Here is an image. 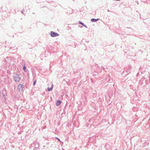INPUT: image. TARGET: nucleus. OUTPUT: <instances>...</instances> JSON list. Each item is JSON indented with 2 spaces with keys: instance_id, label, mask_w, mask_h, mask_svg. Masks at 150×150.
I'll use <instances>...</instances> for the list:
<instances>
[{
  "instance_id": "f8f14e48",
  "label": "nucleus",
  "mask_w": 150,
  "mask_h": 150,
  "mask_svg": "<svg viewBox=\"0 0 150 150\" xmlns=\"http://www.w3.org/2000/svg\"><path fill=\"white\" fill-rule=\"evenodd\" d=\"M23 70H24V71L25 72H26L28 71V70L26 69V67L25 65H24V66H23Z\"/></svg>"
},
{
  "instance_id": "393cba45",
  "label": "nucleus",
  "mask_w": 150,
  "mask_h": 150,
  "mask_svg": "<svg viewBox=\"0 0 150 150\" xmlns=\"http://www.w3.org/2000/svg\"><path fill=\"white\" fill-rule=\"evenodd\" d=\"M62 150H64V149H62Z\"/></svg>"
},
{
  "instance_id": "20e7f679",
  "label": "nucleus",
  "mask_w": 150,
  "mask_h": 150,
  "mask_svg": "<svg viewBox=\"0 0 150 150\" xmlns=\"http://www.w3.org/2000/svg\"><path fill=\"white\" fill-rule=\"evenodd\" d=\"M24 86L22 84H19L18 86V88L19 91H22L23 88Z\"/></svg>"
},
{
  "instance_id": "f257e3e1",
  "label": "nucleus",
  "mask_w": 150,
  "mask_h": 150,
  "mask_svg": "<svg viewBox=\"0 0 150 150\" xmlns=\"http://www.w3.org/2000/svg\"><path fill=\"white\" fill-rule=\"evenodd\" d=\"M96 69H94V71L97 74L100 73L103 69L104 70V67L101 65H98L96 64Z\"/></svg>"
},
{
  "instance_id": "2eb2a0df",
  "label": "nucleus",
  "mask_w": 150,
  "mask_h": 150,
  "mask_svg": "<svg viewBox=\"0 0 150 150\" xmlns=\"http://www.w3.org/2000/svg\"><path fill=\"white\" fill-rule=\"evenodd\" d=\"M2 95L4 97V98H6V96H6V95L5 94H2Z\"/></svg>"
},
{
  "instance_id": "4be33fe9",
  "label": "nucleus",
  "mask_w": 150,
  "mask_h": 150,
  "mask_svg": "<svg viewBox=\"0 0 150 150\" xmlns=\"http://www.w3.org/2000/svg\"><path fill=\"white\" fill-rule=\"evenodd\" d=\"M21 134L20 132H19V133H18V134Z\"/></svg>"
},
{
  "instance_id": "f03ea898",
  "label": "nucleus",
  "mask_w": 150,
  "mask_h": 150,
  "mask_svg": "<svg viewBox=\"0 0 150 150\" xmlns=\"http://www.w3.org/2000/svg\"><path fill=\"white\" fill-rule=\"evenodd\" d=\"M13 79L16 82H19L21 78L18 74L14 73L13 74Z\"/></svg>"
},
{
  "instance_id": "b1692460",
  "label": "nucleus",
  "mask_w": 150,
  "mask_h": 150,
  "mask_svg": "<svg viewBox=\"0 0 150 150\" xmlns=\"http://www.w3.org/2000/svg\"><path fill=\"white\" fill-rule=\"evenodd\" d=\"M114 150H117V149H115Z\"/></svg>"
},
{
  "instance_id": "f3484780",
  "label": "nucleus",
  "mask_w": 150,
  "mask_h": 150,
  "mask_svg": "<svg viewBox=\"0 0 150 150\" xmlns=\"http://www.w3.org/2000/svg\"><path fill=\"white\" fill-rule=\"evenodd\" d=\"M79 27H80V28H82V26H80V25H79Z\"/></svg>"
},
{
  "instance_id": "a211bd4d",
  "label": "nucleus",
  "mask_w": 150,
  "mask_h": 150,
  "mask_svg": "<svg viewBox=\"0 0 150 150\" xmlns=\"http://www.w3.org/2000/svg\"><path fill=\"white\" fill-rule=\"evenodd\" d=\"M107 11H108V12H109V11H110L108 9V10Z\"/></svg>"
},
{
  "instance_id": "1a4fd4ad",
  "label": "nucleus",
  "mask_w": 150,
  "mask_h": 150,
  "mask_svg": "<svg viewBox=\"0 0 150 150\" xmlns=\"http://www.w3.org/2000/svg\"><path fill=\"white\" fill-rule=\"evenodd\" d=\"M99 20L100 18L95 19L93 18L91 19V21L92 22H96Z\"/></svg>"
},
{
  "instance_id": "aec40b11",
  "label": "nucleus",
  "mask_w": 150,
  "mask_h": 150,
  "mask_svg": "<svg viewBox=\"0 0 150 150\" xmlns=\"http://www.w3.org/2000/svg\"><path fill=\"white\" fill-rule=\"evenodd\" d=\"M9 73L10 74H11L10 71H9Z\"/></svg>"
},
{
  "instance_id": "6ab92c4d",
  "label": "nucleus",
  "mask_w": 150,
  "mask_h": 150,
  "mask_svg": "<svg viewBox=\"0 0 150 150\" xmlns=\"http://www.w3.org/2000/svg\"><path fill=\"white\" fill-rule=\"evenodd\" d=\"M9 73L10 74H11L10 71H9Z\"/></svg>"
},
{
  "instance_id": "ddd939ff",
  "label": "nucleus",
  "mask_w": 150,
  "mask_h": 150,
  "mask_svg": "<svg viewBox=\"0 0 150 150\" xmlns=\"http://www.w3.org/2000/svg\"><path fill=\"white\" fill-rule=\"evenodd\" d=\"M25 12V10L24 8H23V9L21 11V13L23 14H25V13L24 12Z\"/></svg>"
},
{
  "instance_id": "dca6fc26",
  "label": "nucleus",
  "mask_w": 150,
  "mask_h": 150,
  "mask_svg": "<svg viewBox=\"0 0 150 150\" xmlns=\"http://www.w3.org/2000/svg\"><path fill=\"white\" fill-rule=\"evenodd\" d=\"M36 80H35L33 82V86L35 85V83H36Z\"/></svg>"
},
{
  "instance_id": "423d86ee",
  "label": "nucleus",
  "mask_w": 150,
  "mask_h": 150,
  "mask_svg": "<svg viewBox=\"0 0 150 150\" xmlns=\"http://www.w3.org/2000/svg\"><path fill=\"white\" fill-rule=\"evenodd\" d=\"M62 102V101L60 100H57L56 103V105L57 106H59L61 104Z\"/></svg>"
},
{
  "instance_id": "6e6552de",
  "label": "nucleus",
  "mask_w": 150,
  "mask_h": 150,
  "mask_svg": "<svg viewBox=\"0 0 150 150\" xmlns=\"http://www.w3.org/2000/svg\"><path fill=\"white\" fill-rule=\"evenodd\" d=\"M2 94H5L7 96V91L5 88H4L2 91Z\"/></svg>"
},
{
  "instance_id": "9b49d317",
  "label": "nucleus",
  "mask_w": 150,
  "mask_h": 150,
  "mask_svg": "<svg viewBox=\"0 0 150 150\" xmlns=\"http://www.w3.org/2000/svg\"><path fill=\"white\" fill-rule=\"evenodd\" d=\"M39 146V144L38 142H36L35 145V147L36 149H38Z\"/></svg>"
},
{
  "instance_id": "4468645a",
  "label": "nucleus",
  "mask_w": 150,
  "mask_h": 150,
  "mask_svg": "<svg viewBox=\"0 0 150 150\" xmlns=\"http://www.w3.org/2000/svg\"><path fill=\"white\" fill-rule=\"evenodd\" d=\"M55 138L56 139H57L59 142H61V141L59 138H58L57 137H55Z\"/></svg>"
},
{
  "instance_id": "39448f33",
  "label": "nucleus",
  "mask_w": 150,
  "mask_h": 150,
  "mask_svg": "<svg viewBox=\"0 0 150 150\" xmlns=\"http://www.w3.org/2000/svg\"><path fill=\"white\" fill-rule=\"evenodd\" d=\"M131 66H129L128 67V69L126 71V72L127 73L125 75H128L129 73H130V71L131 70Z\"/></svg>"
},
{
  "instance_id": "9d476101",
  "label": "nucleus",
  "mask_w": 150,
  "mask_h": 150,
  "mask_svg": "<svg viewBox=\"0 0 150 150\" xmlns=\"http://www.w3.org/2000/svg\"><path fill=\"white\" fill-rule=\"evenodd\" d=\"M53 84H52V85L51 86L50 88H49V87H48L47 88V91H52L53 89Z\"/></svg>"
},
{
  "instance_id": "412c9836",
  "label": "nucleus",
  "mask_w": 150,
  "mask_h": 150,
  "mask_svg": "<svg viewBox=\"0 0 150 150\" xmlns=\"http://www.w3.org/2000/svg\"><path fill=\"white\" fill-rule=\"evenodd\" d=\"M124 72H125L124 71H123V72H122L123 74L124 73Z\"/></svg>"
},
{
  "instance_id": "5701e85b",
  "label": "nucleus",
  "mask_w": 150,
  "mask_h": 150,
  "mask_svg": "<svg viewBox=\"0 0 150 150\" xmlns=\"http://www.w3.org/2000/svg\"><path fill=\"white\" fill-rule=\"evenodd\" d=\"M140 69H141V68L140 67V68H139V69L140 70Z\"/></svg>"
},
{
  "instance_id": "0eeeda50",
  "label": "nucleus",
  "mask_w": 150,
  "mask_h": 150,
  "mask_svg": "<svg viewBox=\"0 0 150 150\" xmlns=\"http://www.w3.org/2000/svg\"><path fill=\"white\" fill-rule=\"evenodd\" d=\"M79 23L82 26L86 28H88L86 25H85L83 23L80 21H79Z\"/></svg>"
},
{
  "instance_id": "7ed1b4c3",
  "label": "nucleus",
  "mask_w": 150,
  "mask_h": 150,
  "mask_svg": "<svg viewBox=\"0 0 150 150\" xmlns=\"http://www.w3.org/2000/svg\"><path fill=\"white\" fill-rule=\"evenodd\" d=\"M50 35L52 37H54L58 36L59 34L57 33L51 31L50 32Z\"/></svg>"
}]
</instances>
